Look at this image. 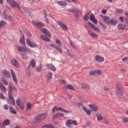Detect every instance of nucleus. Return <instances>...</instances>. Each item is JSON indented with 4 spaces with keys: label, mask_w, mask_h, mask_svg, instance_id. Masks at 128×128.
I'll return each mask as SVG.
<instances>
[{
    "label": "nucleus",
    "mask_w": 128,
    "mask_h": 128,
    "mask_svg": "<svg viewBox=\"0 0 128 128\" xmlns=\"http://www.w3.org/2000/svg\"><path fill=\"white\" fill-rule=\"evenodd\" d=\"M116 94L119 98H122L124 92V88L121 84H117L116 88Z\"/></svg>",
    "instance_id": "nucleus-1"
},
{
    "label": "nucleus",
    "mask_w": 128,
    "mask_h": 128,
    "mask_svg": "<svg viewBox=\"0 0 128 128\" xmlns=\"http://www.w3.org/2000/svg\"><path fill=\"white\" fill-rule=\"evenodd\" d=\"M48 116V114L46 113L43 112L40 114H38L34 118V120L36 124H40L41 122H42Z\"/></svg>",
    "instance_id": "nucleus-2"
},
{
    "label": "nucleus",
    "mask_w": 128,
    "mask_h": 128,
    "mask_svg": "<svg viewBox=\"0 0 128 128\" xmlns=\"http://www.w3.org/2000/svg\"><path fill=\"white\" fill-rule=\"evenodd\" d=\"M8 94H12V92H17L18 88L14 86L12 82H10L8 84Z\"/></svg>",
    "instance_id": "nucleus-3"
},
{
    "label": "nucleus",
    "mask_w": 128,
    "mask_h": 128,
    "mask_svg": "<svg viewBox=\"0 0 128 128\" xmlns=\"http://www.w3.org/2000/svg\"><path fill=\"white\" fill-rule=\"evenodd\" d=\"M26 43L27 44L28 46L30 48H38V44L30 40L27 38L26 39Z\"/></svg>",
    "instance_id": "nucleus-4"
},
{
    "label": "nucleus",
    "mask_w": 128,
    "mask_h": 128,
    "mask_svg": "<svg viewBox=\"0 0 128 128\" xmlns=\"http://www.w3.org/2000/svg\"><path fill=\"white\" fill-rule=\"evenodd\" d=\"M67 10L68 12H74V14H75L74 15L75 18H78V12H80L78 9L76 8H72L71 9H68Z\"/></svg>",
    "instance_id": "nucleus-5"
},
{
    "label": "nucleus",
    "mask_w": 128,
    "mask_h": 128,
    "mask_svg": "<svg viewBox=\"0 0 128 128\" xmlns=\"http://www.w3.org/2000/svg\"><path fill=\"white\" fill-rule=\"evenodd\" d=\"M61 110L62 112H66V114H70V111H68L65 110L64 109L62 108V107H56L54 106L52 109V113L54 114V110Z\"/></svg>",
    "instance_id": "nucleus-6"
},
{
    "label": "nucleus",
    "mask_w": 128,
    "mask_h": 128,
    "mask_svg": "<svg viewBox=\"0 0 128 128\" xmlns=\"http://www.w3.org/2000/svg\"><path fill=\"white\" fill-rule=\"evenodd\" d=\"M9 99L8 100V104H12L13 106L16 105V102L14 98L12 96V94H8Z\"/></svg>",
    "instance_id": "nucleus-7"
},
{
    "label": "nucleus",
    "mask_w": 128,
    "mask_h": 128,
    "mask_svg": "<svg viewBox=\"0 0 128 128\" xmlns=\"http://www.w3.org/2000/svg\"><path fill=\"white\" fill-rule=\"evenodd\" d=\"M88 24L89 26H90V28H92V30H96V32H100V30L96 26H94L92 22H88Z\"/></svg>",
    "instance_id": "nucleus-8"
},
{
    "label": "nucleus",
    "mask_w": 128,
    "mask_h": 128,
    "mask_svg": "<svg viewBox=\"0 0 128 128\" xmlns=\"http://www.w3.org/2000/svg\"><path fill=\"white\" fill-rule=\"evenodd\" d=\"M95 60L98 62H103L104 61V58L99 55H97L95 57Z\"/></svg>",
    "instance_id": "nucleus-9"
},
{
    "label": "nucleus",
    "mask_w": 128,
    "mask_h": 128,
    "mask_svg": "<svg viewBox=\"0 0 128 128\" xmlns=\"http://www.w3.org/2000/svg\"><path fill=\"white\" fill-rule=\"evenodd\" d=\"M16 104L20 108L21 110H24V103L22 102V100L20 99H18L16 101Z\"/></svg>",
    "instance_id": "nucleus-10"
},
{
    "label": "nucleus",
    "mask_w": 128,
    "mask_h": 128,
    "mask_svg": "<svg viewBox=\"0 0 128 128\" xmlns=\"http://www.w3.org/2000/svg\"><path fill=\"white\" fill-rule=\"evenodd\" d=\"M17 50L18 52H28V48L25 47L18 46Z\"/></svg>",
    "instance_id": "nucleus-11"
},
{
    "label": "nucleus",
    "mask_w": 128,
    "mask_h": 128,
    "mask_svg": "<svg viewBox=\"0 0 128 128\" xmlns=\"http://www.w3.org/2000/svg\"><path fill=\"white\" fill-rule=\"evenodd\" d=\"M11 64L13 66H15V68H20V64H18V62L16 60V59H12L11 60Z\"/></svg>",
    "instance_id": "nucleus-12"
},
{
    "label": "nucleus",
    "mask_w": 128,
    "mask_h": 128,
    "mask_svg": "<svg viewBox=\"0 0 128 128\" xmlns=\"http://www.w3.org/2000/svg\"><path fill=\"white\" fill-rule=\"evenodd\" d=\"M90 20L94 24H98V20L96 19V16L92 14H90Z\"/></svg>",
    "instance_id": "nucleus-13"
},
{
    "label": "nucleus",
    "mask_w": 128,
    "mask_h": 128,
    "mask_svg": "<svg viewBox=\"0 0 128 128\" xmlns=\"http://www.w3.org/2000/svg\"><path fill=\"white\" fill-rule=\"evenodd\" d=\"M10 6H12L13 8H17L18 10H20V6L18 2L14 0L12 4Z\"/></svg>",
    "instance_id": "nucleus-14"
},
{
    "label": "nucleus",
    "mask_w": 128,
    "mask_h": 128,
    "mask_svg": "<svg viewBox=\"0 0 128 128\" xmlns=\"http://www.w3.org/2000/svg\"><path fill=\"white\" fill-rule=\"evenodd\" d=\"M92 14V11H89V12H86L83 18L84 20H85L86 22H87V20H90V14Z\"/></svg>",
    "instance_id": "nucleus-15"
},
{
    "label": "nucleus",
    "mask_w": 128,
    "mask_h": 128,
    "mask_svg": "<svg viewBox=\"0 0 128 128\" xmlns=\"http://www.w3.org/2000/svg\"><path fill=\"white\" fill-rule=\"evenodd\" d=\"M118 30H128V26L122 24H119L118 26Z\"/></svg>",
    "instance_id": "nucleus-16"
},
{
    "label": "nucleus",
    "mask_w": 128,
    "mask_h": 128,
    "mask_svg": "<svg viewBox=\"0 0 128 128\" xmlns=\"http://www.w3.org/2000/svg\"><path fill=\"white\" fill-rule=\"evenodd\" d=\"M89 107L90 108L92 112H98V108L96 104H90Z\"/></svg>",
    "instance_id": "nucleus-17"
},
{
    "label": "nucleus",
    "mask_w": 128,
    "mask_h": 128,
    "mask_svg": "<svg viewBox=\"0 0 128 128\" xmlns=\"http://www.w3.org/2000/svg\"><path fill=\"white\" fill-rule=\"evenodd\" d=\"M41 32H42L44 34L47 36H48V38H50V31H48V30L42 28V29H41Z\"/></svg>",
    "instance_id": "nucleus-18"
},
{
    "label": "nucleus",
    "mask_w": 128,
    "mask_h": 128,
    "mask_svg": "<svg viewBox=\"0 0 128 128\" xmlns=\"http://www.w3.org/2000/svg\"><path fill=\"white\" fill-rule=\"evenodd\" d=\"M58 26H61V28H62L63 30H68V26H66L62 22H58Z\"/></svg>",
    "instance_id": "nucleus-19"
},
{
    "label": "nucleus",
    "mask_w": 128,
    "mask_h": 128,
    "mask_svg": "<svg viewBox=\"0 0 128 128\" xmlns=\"http://www.w3.org/2000/svg\"><path fill=\"white\" fill-rule=\"evenodd\" d=\"M10 72L13 80L16 82V84H18V79L16 78V74L14 72V70H12V69H10Z\"/></svg>",
    "instance_id": "nucleus-20"
},
{
    "label": "nucleus",
    "mask_w": 128,
    "mask_h": 128,
    "mask_svg": "<svg viewBox=\"0 0 128 128\" xmlns=\"http://www.w3.org/2000/svg\"><path fill=\"white\" fill-rule=\"evenodd\" d=\"M47 68H50V70L52 72H55L56 70V67H54V66L52 65V64H48Z\"/></svg>",
    "instance_id": "nucleus-21"
},
{
    "label": "nucleus",
    "mask_w": 128,
    "mask_h": 128,
    "mask_svg": "<svg viewBox=\"0 0 128 128\" xmlns=\"http://www.w3.org/2000/svg\"><path fill=\"white\" fill-rule=\"evenodd\" d=\"M36 60H32L30 64H29V66L28 67V70H30V67L32 66V68H36Z\"/></svg>",
    "instance_id": "nucleus-22"
},
{
    "label": "nucleus",
    "mask_w": 128,
    "mask_h": 128,
    "mask_svg": "<svg viewBox=\"0 0 128 128\" xmlns=\"http://www.w3.org/2000/svg\"><path fill=\"white\" fill-rule=\"evenodd\" d=\"M52 78V72H50L47 75V82H50V80Z\"/></svg>",
    "instance_id": "nucleus-23"
},
{
    "label": "nucleus",
    "mask_w": 128,
    "mask_h": 128,
    "mask_svg": "<svg viewBox=\"0 0 128 128\" xmlns=\"http://www.w3.org/2000/svg\"><path fill=\"white\" fill-rule=\"evenodd\" d=\"M60 116L62 118V116H64V114L60 112L56 114L53 116L52 120H56V118H60Z\"/></svg>",
    "instance_id": "nucleus-24"
},
{
    "label": "nucleus",
    "mask_w": 128,
    "mask_h": 128,
    "mask_svg": "<svg viewBox=\"0 0 128 128\" xmlns=\"http://www.w3.org/2000/svg\"><path fill=\"white\" fill-rule=\"evenodd\" d=\"M2 74L6 76V78H10V74L6 70H3L2 72Z\"/></svg>",
    "instance_id": "nucleus-25"
},
{
    "label": "nucleus",
    "mask_w": 128,
    "mask_h": 128,
    "mask_svg": "<svg viewBox=\"0 0 128 128\" xmlns=\"http://www.w3.org/2000/svg\"><path fill=\"white\" fill-rule=\"evenodd\" d=\"M40 38L44 40L45 42H50V39L48 38L46 35H42L40 36Z\"/></svg>",
    "instance_id": "nucleus-26"
},
{
    "label": "nucleus",
    "mask_w": 128,
    "mask_h": 128,
    "mask_svg": "<svg viewBox=\"0 0 128 128\" xmlns=\"http://www.w3.org/2000/svg\"><path fill=\"white\" fill-rule=\"evenodd\" d=\"M110 20V18L108 16H105L104 17L103 20L104 22H106V24H109Z\"/></svg>",
    "instance_id": "nucleus-27"
},
{
    "label": "nucleus",
    "mask_w": 128,
    "mask_h": 128,
    "mask_svg": "<svg viewBox=\"0 0 128 128\" xmlns=\"http://www.w3.org/2000/svg\"><path fill=\"white\" fill-rule=\"evenodd\" d=\"M43 14L44 15V18L47 24H50V22H48V14H46V10H43Z\"/></svg>",
    "instance_id": "nucleus-28"
},
{
    "label": "nucleus",
    "mask_w": 128,
    "mask_h": 128,
    "mask_svg": "<svg viewBox=\"0 0 128 128\" xmlns=\"http://www.w3.org/2000/svg\"><path fill=\"white\" fill-rule=\"evenodd\" d=\"M118 20H114V19H111L110 20L109 24H112V26H116V24H118Z\"/></svg>",
    "instance_id": "nucleus-29"
},
{
    "label": "nucleus",
    "mask_w": 128,
    "mask_h": 128,
    "mask_svg": "<svg viewBox=\"0 0 128 128\" xmlns=\"http://www.w3.org/2000/svg\"><path fill=\"white\" fill-rule=\"evenodd\" d=\"M96 116L97 118V120L98 121L102 120L104 118L102 117V116L100 114V113L96 114Z\"/></svg>",
    "instance_id": "nucleus-30"
},
{
    "label": "nucleus",
    "mask_w": 128,
    "mask_h": 128,
    "mask_svg": "<svg viewBox=\"0 0 128 128\" xmlns=\"http://www.w3.org/2000/svg\"><path fill=\"white\" fill-rule=\"evenodd\" d=\"M20 42L21 43L23 46H26V41L24 39V35H23L22 38L20 40Z\"/></svg>",
    "instance_id": "nucleus-31"
},
{
    "label": "nucleus",
    "mask_w": 128,
    "mask_h": 128,
    "mask_svg": "<svg viewBox=\"0 0 128 128\" xmlns=\"http://www.w3.org/2000/svg\"><path fill=\"white\" fill-rule=\"evenodd\" d=\"M0 88L3 92H6V86H4V84L2 83H0Z\"/></svg>",
    "instance_id": "nucleus-32"
},
{
    "label": "nucleus",
    "mask_w": 128,
    "mask_h": 128,
    "mask_svg": "<svg viewBox=\"0 0 128 128\" xmlns=\"http://www.w3.org/2000/svg\"><path fill=\"white\" fill-rule=\"evenodd\" d=\"M10 112L11 114H16V111L12 106H10Z\"/></svg>",
    "instance_id": "nucleus-33"
},
{
    "label": "nucleus",
    "mask_w": 128,
    "mask_h": 128,
    "mask_svg": "<svg viewBox=\"0 0 128 128\" xmlns=\"http://www.w3.org/2000/svg\"><path fill=\"white\" fill-rule=\"evenodd\" d=\"M2 82L3 84L5 86H8V80H6V79L4 78V76H2V78H1Z\"/></svg>",
    "instance_id": "nucleus-34"
},
{
    "label": "nucleus",
    "mask_w": 128,
    "mask_h": 128,
    "mask_svg": "<svg viewBox=\"0 0 128 128\" xmlns=\"http://www.w3.org/2000/svg\"><path fill=\"white\" fill-rule=\"evenodd\" d=\"M32 108V105L30 103H27L26 105V110H30Z\"/></svg>",
    "instance_id": "nucleus-35"
},
{
    "label": "nucleus",
    "mask_w": 128,
    "mask_h": 128,
    "mask_svg": "<svg viewBox=\"0 0 128 128\" xmlns=\"http://www.w3.org/2000/svg\"><path fill=\"white\" fill-rule=\"evenodd\" d=\"M42 128H55L54 126L52 124H48L46 125H44L42 126Z\"/></svg>",
    "instance_id": "nucleus-36"
},
{
    "label": "nucleus",
    "mask_w": 128,
    "mask_h": 128,
    "mask_svg": "<svg viewBox=\"0 0 128 128\" xmlns=\"http://www.w3.org/2000/svg\"><path fill=\"white\" fill-rule=\"evenodd\" d=\"M3 124H5V126H10V120L8 119L4 120L3 122Z\"/></svg>",
    "instance_id": "nucleus-37"
},
{
    "label": "nucleus",
    "mask_w": 128,
    "mask_h": 128,
    "mask_svg": "<svg viewBox=\"0 0 128 128\" xmlns=\"http://www.w3.org/2000/svg\"><path fill=\"white\" fill-rule=\"evenodd\" d=\"M94 72H95V76H100V74H102V70H94Z\"/></svg>",
    "instance_id": "nucleus-38"
},
{
    "label": "nucleus",
    "mask_w": 128,
    "mask_h": 128,
    "mask_svg": "<svg viewBox=\"0 0 128 128\" xmlns=\"http://www.w3.org/2000/svg\"><path fill=\"white\" fill-rule=\"evenodd\" d=\"M66 126H72V120H68L66 121Z\"/></svg>",
    "instance_id": "nucleus-39"
},
{
    "label": "nucleus",
    "mask_w": 128,
    "mask_h": 128,
    "mask_svg": "<svg viewBox=\"0 0 128 128\" xmlns=\"http://www.w3.org/2000/svg\"><path fill=\"white\" fill-rule=\"evenodd\" d=\"M85 88H88V90H90V85L86 84H83V86H82V88L84 89Z\"/></svg>",
    "instance_id": "nucleus-40"
},
{
    "label": "nucleus",
    "mask_w": 128,
    "mask_h": 128,
    "mask_svg": "<svg viewBox=\"0 0 128 128\" xmlns=\"http://www.w3.org/2000/svg\"><path fill=\"white\" fill-rule=\"evenodd\" d=\"M70 46L72 48H74V50H76V46L74 43L72 41H70Z\"/></svg>",
    "instance_id": "nucleus-41"
},
{
    "label": "nucleus",
    "mask_w": 128,
    "mask_h": 128,
    "mask_svg": "<svg viewBox=\"0 0 128 128\" xmlns=\"http://www.w3.org/2000/svg\"><path fill=\"white\" fill-rule=\"evenodd\" d=\"M36 26H38V28H42V26H44V25L42 22H37L36 23Z\"/></svg>",
    "instance_id": "nucleus-42"
},
{
    "label": "nucleus",
    "mask_w": 128,
    "mask_h": 128,
    "mask_svg": "<svg viewBox=\"0 0 128 128\" xmlns=\"http://www.w3.org/2000/svg\"><path fill=\"white\" fill-rule=\"evenodd\" d=\"M24 32L28 36H32V34H30V32L28 31V30H24Z\"/></svg>",
    "instance_id": "nucleus-43"
},
{
    "label": "nucleus",
    "mask_w": 128,
    "mask_h": 128,
    "mask_svg": "<svg viewBox=\"0 0 128 128\" xmlns=\"http://www.w3.org/2000/svg\"><path fill=\"white\" fill-rule=\"evenodd\" d=\"M6 24V22L4 20H1L0 22V28H2V26H4Z\"/></svg>",
    "instance_id": "nucleus-44"
},
{
    "label": "nucleus",
    "mask_w": 128,
    "mask_h": 128,
    "mask_svg": "<svg viewBox=\"0 0 128 128\" xmlns=\"http://www.w3.org/2000/svg\"><path fill=\"white\" fill-rule=\"evenodd\" d=\"M42 65L40 64V66L36 67V72H40V70H42Z\"/></svg>",
    "instance_id": "nucleus-45"
},
{
    "label": "nucleus",
    "mask_w": 128,
    "mask_h": 128,
    "mask_svg": "<svg viewBox=\"0 0 128 128\" xmlns=\"http://www.w3.org/2000/svg\"><path fill=\"white\" fill-rule=\"evenodd\" d=\"M58 4H59L60 6H66V2H62V1H60V2H58Z\"/></svg>",
    "instance_id": "nucleus-46"
},
{
    "label": "nucleus",
    "mask_w": 128,
    "mask_h": 128,
    "mask_svg": "<svg viewBox=\"0 0 128 128\" xmlns=\"http://www.w3.org/2000/svg\"><path fill=\"white\" fill-rule=\"evenodd\" d=\"M68 86L69 90H75L74 88V86H72V84H68Z\"/></svg>",
    "instance_id": "nucleus-47"
},
{
    "label": "nucleus",
    "mask_w": 128,
    "mask_h": 128,
    "mask_svg": "<svg viewBox=\"0 0 128 128\" xmlns=\"http://www.w3.org/2000/svg\"><path fill=\"white\" fill-rule=\"evenodd\" d=\"M56 50L58 51L60 54H62V48L56 46V48H55Z\"/></svg>",
    "instance_id": "nucleus-48"
},
{
    "label": "nucleus",
    "mask_w": 128,
    "mask_h": 128,
    "mask_svg": "<svg viewBox=\"0 0 128 128\" xmlns=\"http://www.w3.org/2000/svg\"><path fill=\"white\" fill-rule=\"evenodd\" d=\"M92 38H98V35H96V34L94 32H93V33H91V34H90Z\"/></svg>",
    "instance_id": "nucleus-49"
},
{
    "label": "nucleus",
    "mask_w": 128,
    "mask_h": 128,
    "mask_svg": "<svg viewBox=\"0 0 128 128\" xmlns=\"http://www.w3.org/2000/svg\"><path fill=\"white\" fill-rule=\"evenodd\" d=\"M2 16H4V18L5 20H8V14H6V11L3 12Z\"/></svg>",
    "instance_id": "nucleus-50"
},
{
    "label": "nucleus",
    "mask_w": 128,
    "mask_h": 128,
    "mask_svg": "<svg viewBox=\"0 0 128 128\" xmlns=\"http://www.w3.org/2000/svg\"><path fill=\"white\" fill-rule=\"evenodd\" d=\"M66 52L67 54H68V56H74V54H72V52H70V50H68V48H66Z\"/></svg>",
    "instance_id": "nucleus-51"
},
{
    "label": "nucleus",
    "mask_w": 128,
    "mask_h": 128,
    "mask_svg": "<svg viewBox=\"0 0 128 128\" xmlns=\"http://www.w3.org/2000/svg\"><path fill=\"white\" fill-rule=\"evenodd\" d=\"M91 124H92V122H87L85 124L84 127H85V128H88V126H90Z\"/></svg>",
    "instance_id": "nucleus-52"
},
{
    "label": "nucleus",
    "mask_w": 128,
    "mask_h": 128,
    "mask_svg": "<svg viewBox=\"0 0 128 128\" xmlns=\"http://www.w3.org/2000/svg\"><path fill=\"white\" fill-rule=\"evenodd\" d=\"M22 58L23 60H27L28 56H26V54H21Z\"/></svg>",
    "instance_id": "nucleus-53"
},
{
    "label": "nucleus",
    "mask_w": 128,
    "mask_h": 128,
    "mask_svg": "<svg viewBox=\"0 0 128 128\" xmlns=\"http://www.w3.org/2000/svg\"><path fill=\"white\" fill-rule=\"evenodd\" d=\"M56 44H58L60 46H62V42L60 40H56Z\"/></svg>",
    "instance_id": "nucleus-54"
},
{
    "label": "nucleus",
    "mask_w": 128,
    "mask_h": 128,
    "mask_svg": "<svg viewBox=\"0 0 128 128\" xmlns=\"http://www.w3.org/2000/svg\"><path fill=\"white\" fill-rule=\"evenodd\" d=\"M76 105L77 106H84V104L82 102H76Z\"/></svg>",
    "instance_id": "nucleus-55"
},
{
    "label": "nucleus",
    "mask_w": 128,
    "mask_h": 128,
    "mask_svg": "<svg viewBox=\"0 0 128 128\" xmlns=\"http://www.w3.org/2000/svg\"><path fill=\"white\" fill-rule=\"evenodd\" d=\"M85 112L86 113V114H88V116H90V114H92V111L90 110H86Z\"/></svg>",
    "instance_id": "nucleus-56"
},
{
    "label": "nucleus",
    "mask_w": 128,
    "mask_h": 128,
    "mask_svg": "<svg viewBox=\"0 0 128 128\" xmlns=\"http://www.w3.org/2000/svg\"><path fill=\"white\" fill-rule=\"evenodd\" d=\"M90 74V76H96V73H95L94 70L90 71V74Z\"/></svg>",
    "instance_id": "nucleus-57"
},
{
    "label": "nucleus",
    "mask_w": 128,
    "mask_h": 128,
    "mask_svg": "<svg viewBox=\"0 0 128 128\" xmlns=\"http://www.w3.org/2000/svg\"><path fill=\"white\" fill-rule=\"evenodd\" d=\"M14 0H6V2L8 4H10V6H12V4Z\"/></svg>",
    "instance_id": "nucleus-58"
},
{
    "label": "nucleus",
    "mask_w": 128,
    "mask_h": 128,
    "mask_svg": "<svg viewBox=\"0 0 128 128\" xmlns=\"http://www.w3.org/2000/svg\"><path fill=\"white\" fill-rule=\"evenodd\" d=\"M59 82L60 84H66V82L64 80H60Z\"/></svg>",
    "instance_id": "nucleus-59"
},
{
    "label": "nucleus",
    "mask_w": 128,
    "mask_h": 128,
    "mask_svg": "<svg viewBox=\"0 0 128 128\" xmlns=\"http://www.w3.org/2000/svg\"><path fill=\"white\" fill-rule=\"evenodd\" d=\"M117 12H118V14H122L124 12V10H122V9H118Z\"/></svg>",
    "instance_id": "nucleus-60"
},
{
    "label": "nucleus",
    "mask_w": 128,
    "mask_h": 128,
    "mask_svg": "<svg viewBox=\"0 0 128 128\" xmlns=\"http://www.w3.org/2000/svg\"><path fill=\"white\" fill-rule=\"evenodd\" d=\"M104 122H105V124H106L107 126H110V122H108V120L106 119L104 120Z\"/></svg>",
    "instance_id": "nucleus-61"
},
{
    "label": "nucleus",
    "mask_w": 128,
    "mask_h": 128,
    "mask_svg": "<svg viewBox=\"0 0 128 128\" xmlns=\"http://www.w3.org/2000/svg\"><path fill=\"white\" fill-rule=\"evenodd\" d=\"M99 24H100L102 26V28H104V30H106V26H104V24L102 22H99Z\"/></svg>",
    "instance_id": "nucleus-62"
},
{
    "label": "nucleus",
    "mask_w": 128,
    "mask_h": 128,
    "mask_svg": "<svg viewBox=\"0 0 128 128\" xmlns=\"http://www.w3.org/2000/svg\"><path fill=\"white\" fill-rule=\"evenodd\" d=\"M122 120L124 122H128V118H123Z\"/></svg>",
    "instance_id": "nucleus-63"
},
{
    "label": "nucleus",
    "mask_w": 128,
    "mask_h": 128,
    "mask_svg": "<svg viewBox=\"0 0 128 128\" xmlns=\"http://www.w3.org/2000/svg\"><path fill=\"white\" fill-rule=\"evenodd\" d=\"M122 62H128V57H125L122 59Z\"/></svg>",
    "instance_id": "nucleus-64"
}]
</instances>
